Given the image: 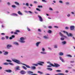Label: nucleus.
I'll return each mask as SVG.
<instances>
[{
  "label": "nucleus",
  "mask_w": 75,
  "mask_h": 75,
  "mask_svg": "<svg viewBox=\"0 0 75 75\" xmlns=\"http://www.w3.org/2000/svg\"><path fill=\"white\" fill-rule=\"evenodd\" d=\"M12 61H13L14 62H15V63H17L18 64H22V65H25V66L26 67L28 68H31L30 66L27 64L22 63L19 60L14 59H12Z\"/></svg>",
  "instance_id": "obj_1"
},
{
  "label": "nucleus",
  "mask_w": 75,
  "mask_h": 75,
  "mask_svg": "<svg viewBox=\"0 0 75 75\" xmlns=\"http://www.w3.org/2000/svg\"><path fill=\"white\" fill-rule=\"evenodd\" d=\"M43 38L45 39L46 40H47L48 39H49V37L47 36H43Z\"/></svg>",
  "instance_id": "obj_16"
},
{
  "label": "nucleus",
  "mask_w": 75,
  "mask_h": 75,
  "mask_svg": "<svg viewBox=\"0 0 75 75\" xmlns=\"http://www.w3.org/2000/svg\"><path fill=\"white\" fill-rule=\"evenodd\" d=\"M60 40H62V41H63L64 40V38H61Z\"/></svg>",
  "instance_id": "obj_43"
},
{
  "label": "nucleus",
  "mask_w": 75,
  "mask_h": 75,
  "mask_svg": "<svg viewBox=\"0 0 75 75\" xmlns=\"http://www.w3.org/2000/svg\"><path fill=\"white\" fill-rule=\"evenodd\" d=\"M38 63L37 64H33V65H34V66H37L38 65H41L42 66H43V65L42 64H44V62H41L39 61L38 62Z\"/></svg>",
  "instance_id": "obj_2"
},
{
  "label": "nucleus",
  "mask_w": 75,
  "mask_h": 75,
  "mask_svg": "<svg viewBox=\"0 0 75 75\" xmlns=\"http://www.w3.org/2000/svg\"><path fill=\"white\" fill-rule=\"evenodd\" d=\"M5 71L7 72H8V73H11L12 72V71L10 69L6 70Z\"/></svg>",
  "instance_id": "obj_13"
},
{
  "label": "nucleus",
  "mask_w": 75,
  "mask_h": 75,
  "mask_svg": "<svg viewBox=\"0 0 75 75\" xmlns=\"http://www.w3.org/2000/svg\"><path fill=\"white\" fill-rule=\"evenodd\" d=\"M15 4H16L18 6H19V5H20V4H19V3H18L17 2H15Z\"/></svg>",
  "instance_id": "obj_27"
},
{
  "label": "nucleus",
  "mask_w": 75,
  "mask_h": 75,
  "mask_svg": "<svg viewBox=\"0 0 75 75\" xmlns=\"http://www.w3.org/2000/svg\"><path fill=\"white\" fill-rule=\"evenodd\" d=\"M9 64H10V65H12V66H13V65H14V64H13L11 63H9Z\"/></svg>",
  "instance_id": "obj_36"
},
{
  "label": "nucleus",
  "mask_w": 75,
  "mask_h": 75,
  "mask_svg": "<svg viewBox=\"0 0 75 75\" xmlns=\"http://www.w3.org/2000/svg\"><path fill=\"white\" fill-rule=\"evenodd\" d=\"M66 57H72V56L70 54H68L66 55Z\"/></svg>",
  "instance_id": "obj_32"
},
{
  "label": "nucleus",
  "mask_w": 75,
  "mask_h": 75,
  "mask_svg": "<svg viewBox=\"0 0 75 75\" xmlns=\"http://www.w3.org/2000/svg\"><path fill=\"white\" fill-rule=\"evenodd\" d=\"M1 35H5V33H1Z\"/></svg>",
  "instance_id": "obj_62"
},
{
  "label": "nucleus",
  "mask_w": 75,
  "mask_h": 75,
  "mask_svg": "<svg viewBox=\"0 0 75 75\" xmlns=\"http://www.w3.org/2000/svg\"><path fill=\"white\" fill-rule=\"evenodd\" d=\"M11 15L13 16H18V15H17V14H16V13H12L11 14Z\"/></svg>",
  "instance_id": "obj_21"
},
{
  "label": "nucleus",
  "mask_w": 75,
  "mask_h": 75,
  "mask_svg": "<svg viewBox=\"0 0 75 75\" xmlns=\"http://www.w3.org/2000/svg\"><path fill=\"white\" fill-rule=\"evenodd\" d=\"M27 73L28 74H33V72L30 71H27Z\"/></svg>",
  "instance_id": "obj_19"
},
{
  "label": "nucleus",
  "mask_w": 75,
  "mask_h": 75,
  "mask_svg": "<svg viewBox=\"0 0 75 75\" xmlns=\"http://www.w3.org/2000/svg\"><path fill=\"white\" fill-rule=\"evenodd\" d=\"M9 64V63L7 62H5L3 63V65H8Z\"/></svg>",
  "instance_id": "obj_24"
},
{
  "label": "nucleus",
  "mask_w": 75,
  "mask_h": 75,
  "mask_svg": "<svg viewBox=\"0 0 75 75\" xmlns=\"http://www.w3.org/2000/svg\"><path fill=\"white\" fill-rule=\"evenodd\" d=\"M1 39V40H4L5 39V38H4V37H2Z\"/></svg>",
  "instance_id": "obj_54"
},
{
  "label": "nucleus",
  "mask_w": 75,
  "mask_h": 75,
  "mask_svg": "<svg viewBox=\"0 0 75 75\" xmlns=\"http://www.w3.org/2000/svg\"><path fill=\"white\" fill-rule=\"evenodd\" d=\"M70 30H74L75 29V26H70Z\"/></svg>",
  "instance_id": "obj_9"
},
{
  "label": "nucleus",
  "mask_w": 75,
  "mask_h": 75,
  "mask_svg": "<svg viewBox=\"0 0 75 75\" xmlns=\"http://www.w3.org/2000/svg\"><path fill=\"white\" fill-rule=\"evenodd\" d=\"M26 5L27 6H28L29 5H28V3H26Z\"/></svg>",
  "instance_id": "obj_56"
},
{
  "label": "nucleus",
  "mask_w": 75,
  "mask_h": 75,
  "mask_svg": "<svg viewBox=\"0 0 75 75\" xmlns=\"http://www.w3.org/2000/svg\"><path fill=\"white\" fill-rule=\"evenodd\" d=\"M16 69L17 70H20V67L17 66L16 68Z\"/></svg>",
  "instance_id": "obj_25"
},
{
  "label": "nucleus",
  "mask_w": 75,
  "mask_h": 75,
  "mask_svg": "<svg viewBox=\"0 0 75 75\" xmlns=\"http://www.w3.org/2000/svg\"><path fill=\"white\" fill-rule=\"evenodd\" d=\"M18 13L19 14V15H21V16L23 15V14L21 13L20 11H19L18 12Z\"/></svg>",
  "instance_id": "obj_20"
},
{
  "label": "nucleus",
  "mask_w": 75,
  "mask_h": 75,
  "mask_svg": "<svg viewBox=\"0 0 75 75\" xmlns=\"http://www.w3.org/2000/svg\"><path fill=\"white\" fill-rule=\"evenodd\" d=\"M67 16L68 17H70V16H71V15H70V14H67Z\"/></svg>",
  "instance_id": "obj_41"
},
{
  "label": "nucleus",
  "mask_w": 75,
  "mask_h": 75,
  "mask_svg": "<svg viewBox=\"0 0 75 75\" xmlns=\"http://www.w3.org/2000/svg\"><path fill=\"white\" fill-rule=\"evenodd\" d=\"M27 29L28 30V31H30V28H27Z\"/></svg>",
  "instance_id": "obj_46"
},
{
  "label": "nucleus",
  "mask_w": 75,
  "mask_h": 75,
  "mask_svg": "<svg viewBox=\"0 0 75 75\" xmlns=\"http://www.w3.org/2000/svg\"><path fill=\"white\" fill-rule=\"evenodd\" d=\"M31 68L32 69H35V68H36L35 67V66H32L31 67Z\"/></svg>",
  "instance_id": "obj_26"
},
{
  "label": "nucleus",
  "mask_w": 75,
  "mask_h": 75,
  "mask_svg": "<svg viewBox=\"0 0 75 75\" xmlns=\"http://www.w3.org/2000/svg\"><path fill=\"white\" fill-rule=\"evenodd\" d=\"M48 49L50 50H52V49H51V47H48Z\"/></svg>",
  "instance_id": "obj_60"
},
{
  "label": "nucleus",
  "mask_w": 75,
  "mask_h": 75,
  "mask_svg": "<svg viewBox=\"0 0 75 75\" xmlns=\"http://www.w3.org/2000/svg\"><path fill=\"white\" fill-rule=\"evenodd\" d=\"M6 47L8 49H10V48L12 47V46L11 45H7Z\"/></svg>",
  "instance_id": "obj_12"
},
{
  "label": "nucleus",
  "mask_w": 75,
  "mask_h": 75,
  "mask_svg": "<svg viewBox=\"0 0 75 75\" xmlns=\"http://www.w3.org/2000/svg\"><path fill=\"white\" fill-rule=\"evenodd\" d=\"M48 28H52V26H49Z\"/></svg>",
  "instance_id": "obj_51"
},
{
  "label": "nucleus",
  "mask_w": 75,
  "mask_h": 75,
  "mask_svg": "<svg viewBox=\"0 0 75 75\" xmlns=\"http://www.w3.org/2000/svg\"><path fill=\"white\" fill-rule=\"evenodd\" d=\"M47 69L49 70V71H52V69L51 68H47Z\"/></svg>",
  "instance_id": "obj_31"
},
{
  "label": "nucleus",
  "mask_w": 75,
  "mask_h": 75,
  "mask_svg": "<svg viewBox=\"0 0 75 75\" xmlns=\"http://www.w3.org/2000/svg\"><path fill=\"white\" fill-rule=\"evenodd\" d=\"M34 3L35 4H37V3H38V2H37L36 1H34Z\"/></svg>",
  "instance_id": "obj_48"
},
{
  "label": "nucleus",
  "mask_w": 75,
  "mask_h": 75,
  "mask_svg": "<svg viewBox=\"0 0 75 75\" xmlns=\"http://www.w3.org/2000/svg\"><path fill=\"white\" fill-rule=\"evenodd\" d=\"M47 67H51V65L50 66V65H48L47 66Z\"/></svg>",
  "instance_id": "obj_63"
},
{
  "label": "nucleus",
  "mask_w": 75,
  "mask_h": 75,
  "mask_svg": "<svg viewBox=\"0 0 75 75\" xmlns=\"http://www.w3.org/2000/svg\"><path fill=\"white\" fill-rule=\"evenodd\" d=\"M20 73L21 74H25L26 73V72L25 71L22 70L21 71Z\"/></svg>",
  "instance_id": "obj_10"
},
{
  "label": "nucleus",
  "mask_w": 75,
  "mask_h": 75,
  "mask_svg": "<svg viewBox=\"0 0 75 75\" xmlns=\"http://www.w3.org/2000/svg\"><path fill=\"white\" fill-rule=\"evenodd\" d=\"M69 72V71L68 70H66L65 71V72L66 73H68Z\"/></svg>",
  "instance_id": "obj_50"
},
{
  "label": "nucleus",
  "mask_w": 75,
  "mask_h": 75,
  "mask_svg": "<svg viewBox=\"0 0 75 75\" xmlns=\"http://www.w3.org/2000/svg\"><path fill=\"white\" fill-rule=\"evenodd\" d=\"M15 37V36L14 35H13L12 37H10L9 38L10 40H12L13 38H14Z\"/></svg>",
  "instance_id": "obj_18"
},
{
  "label": "nucleus",
  "mask_w": 75,
  "mask_h": 75,
  "mask_svg": "<svg viewBox=\"0 0 75 75\" xmlns=\"http://www.w3.org/2000/svg\"><path fill=\"white\" fill-rule=\"evenodd\" d=\"M25 38L24 37H21L20 38V42L21 43H25Z\"/></svg>",
  "instance_id": "obj_4"
},
{
  "label": "nucleus",
  "mask_w": 75,
  "mask_h": 75,
  "mask_svg": "<svg viewBox=\"0 0 75 75\" xmlns=\"http://www.w3.org/2000/svg\"><path fill=\"white\" fill-rule=\"evenodd\" d=\"M70 62L71 63H74V62H74V61H71Z\"/></svg>",
  "instance_id": "obj_55"
},
{
  "label": "nucleus",
  "mask_w": 75,
  "mask_h": 75,
  "mask_svg": "<svg viewBox=\"0 0 75 75\" xmlns=\"http://www.w3.org/2000/svg\"><path fill=\"white\" fill-rule=\"evenodd\" d=\"M65 29H66V30H68V27H65Z\"/></svg>",
  "instance_id": "obj_58"
},
{
  "label": "nucleus",
  "mask_w": 75,
  "mask_h": 75,
  "mask_svg": "<svg viewBox=\"0 0 75 75\" xmlns=\"http://www.w3.org/2000/svg\"><path fill=\"white\" fill-rule=\"evenodd\" d=\"M72 71L73 72H75V69H73Z\"/></svg>",
  "instance_id": "obj_64"
},
{
  "label": "nucleus",
  "mask_w": 75,
  "mask_h": 75,
  "mask_svg": "<svg viewBox=\"0 0 75 75\" xmlns=\"http://www.w3.org/2000/svg\"><path fill=\"white\" fill-rule=\"evenodd\" d=\"M11 7H12V8H16V7H17V6L15 5H12Z\"/></svg>",
  "instance_id": "obj_28"
},
{
  "label": "nucleus",
  "mask_w": 75,
  "mask_h": 75,
  "mask_svg": "<svg viewBox=\"0 0 75 75\" xmlns=\"http://www.w3.org/2000/svg\"><path fill=\"white\" fill-rule=\"evenodd\" d=\"M62 44L63 45H65L67 44V42L66 41H63L62 42Z\"/></svg>",
  "instance_id": "obj_17"
},
{
  "label": "nucleus",
  "mask_w": 75,
  "mask_h": 75,
  "mask_svg": "<svg viewBox=\"0 0 75 75\" xmlns=\"http://www.w3.org/2000/svg\"><path fill=\"white\" fill-rule=\"evenodd\" d=\"M16 32L17 33H19L20 32V31L17 30H16Z\"/></svg>",
  "instance_id": "obj_57"
},
{
  "label": "nucleus",
  "mask_w": 75,
  "mask_h": 75,
  "mask_svg": "<svg viewBox=\"0 0 75 75\" xmlns=\"http://www.w3.org/2000/svg\"><path fill=\"white\" fill-rule=\"evenodd\" d=\"M38 73H39V74H43V73L42 72L39 71H38Z\"/></svg>",
  "instance_id": "obj_29"
},
{
  "label": "nucleus",
  "mask_w": 75,
  "mask_h": 75,
  "mask_svg": "<svg viewBox=\"0 0 75 75\" xmlns=\"http://www.w3.org/2000/svg\"><path fill=\"white\" fill-rule=\"evenodd\" d=\"M38 31L39 32H41V29H39L38 30Z\"/></svg>",
  "instance_id": "obj_52"
},
{
  "label": "nucleus",
  "mask_w": 75,
  "mask_h": 75,
  "mask_svg": "<svg viewBox=\"0 0 75 75\" xmlns=\"http://www.w3.org/2000/svg\"><path fill=\"white\" fill-rule=\"evenodd\" d=\"M59 54L60 56H61V55H64V53L62 52H60L59 53Z\"/></svg>",
  "instance_id": "obj_22"
},
{
  "label": "nucleus",
  "mask_w": 75,
  "mask_h": 75,
  "mask_svg": "<svg viewBox=\"0 0 75 75\" xmlns=\"http://www.w3.org/2000/svg\"><path fill=\"white\" fill-rule=\"evenodd\" d=\"M48 33H49V34H51V33H52V31H51V30H49L48 31Z\"/></svg>",
  "instance_id": "obj_30"
},
{
  "label": "nucleus",
  "mask_w": 75,
  "mask_h": 75,
  "mask_svg": "<svg viewBox=\"0 0 75 75\" xmlns=\"http://www.w3.org/2000/svg\"><path fill=\"white\" fill-rule=\"evenodd\" d=\"M62 32L64 33H66V34L67 35L68 37H72L73 35L71 34V33H69L68 34V33L67 32H66L65 31H63Z\"/></svg>",
  "instance_id": "obj_3"
},
{
  "label": "nucleus",
  "mask_w": 75,
  "mask_h": 75,
  "mask_svg": "<svg viewBox=\"0 0 75 75\" xmlns=\"http://www.w3.org/2000/svg\"><path fill=\"white\" fill-rule=\"evenodd\" d=\"M38 8H42V6L39 5L38 6Z\"/></svg>",
  "instance_id": "obj_37"
},
{
  "label": "nucleus",
  "mask_w": 75,
  "mask_h": 75,
  "mask_svg": "<svg viewBox=\"0 0 75 75\" xmlns=\"http://www.w3.org/2000/svg\"><path fill=\"white\" fill-rule=\"evenodd\" d=\"M54 48H58V46H57V45H54Z\"/></svg>",
  "instance_id": "obj_40"
},
{
  "label": "nucleus",
  "mask_w": 75,
  "mask_h": 75,
  "mask_svg": "<svg viewBox=\"0 0 75 75\" xmlns=\"http://www.w3.org/2000/svg\"><path fill=\"white\" fill-rule=\"evenodd\" d=\"M56 72H62V71L60 70H56Z\"/></svg>",
  "instance_id": "obj_35"
},
{
  "label": "nucleus",
  "mask_w": 75,
  "mask_h": 75,
  "mask_svg": "<svg viewBox=\"0 0 75 75\" xmlns=\"http://www.w3.org/2000/svg\"><path fill=\"white\" fill-rule=\"evenodd\" d=\"M59 35L62 37H64L65 38H67V37L65 36L64 35H63L62 34V33L61 32H59Z\"/></svg>",
  "instance_id": "obj_8"
},
{
  "label": "nucleus",
  "mask_w": 75,
  "mask_h": 75,
  "mask_svg": "<svg viewBox=\"0 0 75 75\" xmlns=\"http://www.w3.org/2000/svg\"><path fill=\"white\" fill-rule=\"evenodd\" d=\"M54 28H59L58 27V26H54Z\"/></svg>",
  "instance_id": "obj_45"
},
{
  "label": "nucleus",
  "mask_w": 75,
  "mask_h": 75,
  "mask_svg": "<svg viewBox=\"0 0 75 75\" xmlns=\"http://www.w3.org/2000/svg\"><path fill=\"white\" fill-rule=\"evenodd\" d=\"M13 44H15V45H19L18 43L16 42H13Z\"/></svg>",
  "instance_id": "obj_23"
},
{
  "label": "nucleus",
  "mask_w": 75,
  "mask_h": 75,
  "mask_svg": "<svg viewBox=\"0 0 75 75\" xmlns=\"http://www.w3.org/2000/svg\"><path fill=\"white\" fill-rule=\"evenodd\" d=\"M28 13H30V14H32V13H33L31 11H28Z\"/></svg>",
  "instance_id": "obj_61"
},
{
  "label": "nucleus",
  "mask_w": 75,
  "mask_h": 75,
  "mask_svg": "<svg viewBox=\"0 0 75 75\" xmlns=\"http://www.w3.org/2000/svg\"><path fill=\"white\" fill-rule=\"evenodd\" d=\"M45 48H42V52H40V53L41 54H47V52H45Z\"/></svg>",
  "instance_id": "obj_5"
},
{
  "label": "nucleus",
  "mask_w": 75,
  "mask_h": 75,
  "mask_svg": "<svg viewBox=\"0 0 75 75\" xmlns=\"http://www.w3.org/2000/svg\"><path fill=\"white\" fill-rule=\"evenodd\" d=\"M41 42H36L35 44V45H36V47H38V45H39V44H41Z\"/></svg>",
  "instance_id": "obj_11"
},
{
  "label": "nucleus",
  "mask_w": 75,
  "mask_h": 75,
  "mask_svg": "<svg viewBox=\"0 0 75 75\" xmlns=\"http://www.w3.org/2000/svg\"><path fill=\"white\" fill-rule=\"evenodd\" d=\"M36 10H37V11H41V10L37 8H36Z\"/></svg>",
  "instance_id": "obj_42"
},
{
  "label": "nucleus",
  "mask_w": 75,
  "mask_h": 75,
  "mask_svg": "<svg viewBox=\"0 0 75 75\" xmlns=\"http://www.w3.org/2000/svg\"><path fill=\"white\" fill-rule=\"evenodd\" d=\"M6 61L7 62H11L12 61L10 60H6Z\"/></svg>",
  "instance_id": "obj_33"
},
{
  "label": "nucleus",
  "mask_w": 75,
  "mask_h": 75,
  "mask_svg": "<svg viewBox=\"0 0 75 75\" xmlns=\"http://www.w3.org/2000/svg\"><path fill=\"white\" fill-rule=\"evenodd\" d=\"M59 3H63V2H62V1L61 0L59 1Z\"/></svg>",
  "instance_id": "obj_39"
},
{
  "label": "nucleus",
  "mask_w": 75,
  "mask_h": 75,
  "mask_svg": "<svg viewBox=\"0 0 75 75\" xmlns=\"http://www.w3.org/2000/svg\"><path fill=\"white\" fill-rule=\"evenodd\" d=\"M6 39H8V36H6Z\"/></svg>",
  "instance_id": "obj_59"
},
{
  "label": "nucleus",
  "mask_w": 75,
  "mask_h": 75,
  "mask_svg": "<svg viewBox=\"0 0 75 75\" xmlns=\"http://www.w3.org/2000/svg\"><path fill=\"white\" fill-rule=\"evenodd\" d=\"M8 54V52L7 51H5V52L4 53V55H7Z\"/></svg>",
  "instance_id": "obj_15"
},
{
  "label": "nucleus",
  "mask_w": 75,
  "mask_h": 75,
  "mask_svg": "<svg viewBox=\"0 0 75 75\" xmlns=\"http://www.w3.org/2000/svg\"><path fill=\"white\" fill-rule=\"evenodd\" d=\"M50 65H51V66H52V67H59V66H60V65L55 63H54V65L52 64H50Z\"/></svg>",
  "instance_id": "obj_6"
},
{
  "label": "nucleus",
  "mask_w": 75,
  "mask_h": 75,
  "mask_svg": "<svg viewBox=\"0 0 75 75\" xmlns=\"http://www.w3.org/2000/svg\"><path fill=\"white\" fill-rule=\"evenodd\" d=\"M38 17L39 18V21H41V22L43 21V20L42 19V18L41 16L39 15H38Z\"/></svg>",
  "instance_id": "obj_7"
},
{
  "label": "nucleus",
  "mask_w": 75,
  "mask_h": 75,
  "mask_svg": "<svg viewBox=\"0 0 75 75\" xmlns=\"http://www.w3.org/2000/svg\"><path fill=\"white\" fill-rule=\"evenodd\" d=\"M59 58L61 61H62V62H65V61H64V60L61 57H59Z\"/></svg>",
  "instance_id": "obj_14"
},
{
  "label": "nucleus",
  "mask_w": 75,
  "mask_h": 75,
  "mask_svg": "<svg viewBox=\"0 0 75 75\" xmlns=\"http://www.w3.org/2000/svg\"><path fill=\"white\" fill-rule=\"evenodd\" d=\"M22 68L23 69H25V70L27 69V68L26 67H25V66H22Z\"/></svg>",
  "instance_id": "obj_34"
},
{
  "label": "nucleus",
  "mask_w": 75,
  "mask_h": 75,
  "mask_svg": "<svg viewBox=\"0 0 75 75\" xmlns=\"http://www.w3.org/2000/svg\"><path fill=\"white\" fill-rule=\"evenodd\" d=\"M7 4L8 6H10V3L9 2H8L7 3Z\"/></svg>",
  "instance_id": "obj_47"
},
{
  "label": "nucleus",
  "mask_w": 75,
  "mask_h": 75,
  "mask_svg": "<svg viewBox=\"0 0 75 75\" xmlns=\"http://www.w3.org/2000/svg\"><path fill=\"white\" fill-rule=\"evenodd\" d=\"M42 2H45V3H46L47 1L45 0H42Z\"/></svg>",
  "instance_id": "obj_49"
},
{
  "label": "nucleus",
  "mask_w": 75,
  "mask_h": 75,
  "mask_svg": "<svg viewBox=\"0 0 75 75\" xmlns=\"http://www.w3.org/2000/svg\"><path fill=\"white\" fill-rule=\"evenodd\" d=\"M58 75H64V74L62 73H59L58 74Z\"/></svg>",
  "instance_id": "obj_44"
},
{
  "label": "nucleus",
  "mask_w": 75,
  "mask_h": 75,
  "mask_svg": "<svg viewBox=\"0 0 75 75\" xmlns=\"http://www.w3.org/2000/svg\"><path fill=\"white\" fill-rule=\"evenodd\" d=\"M66 5H69V2H66L65 3Z\"/></svg>",
  "instance_id": "obj_38"
},
{
  "label": "nucleus",
  "mask_w": 75,
  "mask_h": 75,
  "mask_svg": "<svg viewBox=\"0 0 75 75\" xmlns=\"http://www.w3.org/2000/svg\"><path fill=\"white\" fill-rule=\"evenodd\" d=\"M49 10H52V11L53 10V9H52V8H49Z\"/></svg>",
  "instance_id": "obj_53"
}]
</instances>
